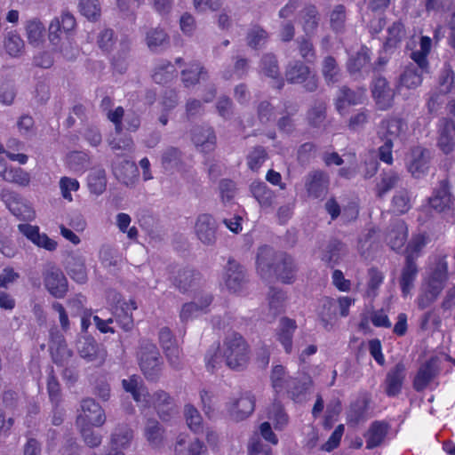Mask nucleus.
<instances>
[{
	"label": "nucleus",
	"instance_id": "obj_1",
	"mask_svg": "<svg viewBox=\"0 0 455 455\" xmlns=\"http://www.w3.org/2000/svg\"><path fill=\"white\" fill-rule=\"evenodd\" d=\"M76 26V19L68 11H63L60 16L55 17L49 25L48 37L51 44L68 60H74L78 52L69 37Z\"/></svg>",
	"mask_w": 455,
	"mask_h": 455
},
{
	"label": "nucleus",
	"instance_id": "obj_2",
	"mask_svg": "<svg viewBox=\"0 0 455 455\" xmlns=\"http://www.w3.org/2000/svg\"><path fill=\"white\" fill-rule=\"evenodd\" d=\"M220 352L227 366L232 370H243L249 362V346L237 332H231L225 337Z\"/></svg>",
	"mask_w": 455,
	"mask_h": 455
},
{
	"label": "nucleus",
	"instance_id": "obj_3",
	"mask_svg": "<svg viewBox=\"0 0 455 455\" xmlns=\"http://www.w3.org/2000/svg\"><path fill=\"white\" fill-rule=\"evenodd\" d=\"M140 367L149 380H156L161 372L162 360L157 347L148 340L141 341L138 352Z\"/></svg>",
	"mask_w": 455,
	"mask_h": 455
},
{
	"label": "nucleus",
	"instance_id": "obj_4",
	"mask_svg": "<svg viewBox=\"0 0 455 455\" xmlns=\"http://www.w3.org/2000/svg\"><path fill=\"white\" fill-rule=\"evenodd\" d=\"M285 79L289 84H303L304 89L308 92H314L318 88V77L301 60H294L287 65Z\"/></svg>",
	"mask_w": 455,
	"mask_h": 455
},
{
	"label": "nucleus",
	"instance_id": "obj_5",
	"mask_svg": "<svg viewBox=\"0 0 455 455\" xmlns=\"http://www.w3.org/2000/svg\"><path fill=\"white\" fill-rule=\"evenodd\" d=\"M46 291L55 299H63L68 291V281L63 271L54 263H48L42 272Z\"/></svg>",
	"mask_w": 455,
	"mask_h": 455
},
{
	"label": "nucleus",
	"instance_id": "obj_6",
	"mask_svg": "<svg viewBox=\"0 0 455 455\" xmlns=\"http://www.w3.org/2000/svg\"><path fill=\"white\" fill-rule=\"evenodd\" d=\"M228 417L235 421H242L250 417L255 409V397L251 392L242 393L239 396H232L226 403Z\"/></svg>",
	"mask_w": 455,
	"mask_h": 455
},
{
	"label": "nucleus",
	"instance_id": "obj_7",
	"mask_svg": "<svg viewBox=\"0 0 455 455\" xmlns=\"http://www.w3.org/2000/svg\"><path fill=\"white\" fill-rule=\"evenodd\" d=\"M0 196L9 211L19 220L31 221L36 218L34 209L18 193L10 189H3Z\"/></svg>",
	"mask_w": 455,
	"mask_h": 455
},
{
	"label": "nucleus",
	"instance_id": "obj_8",
	"mask_svg": "<svg viewBox=\"0 0 455 455\" xmlns=\"http://www.w3.org/2000/svg\"><path fill=\"white\" fill-rule=\"evenodd\" d=\"M196 238L205 246H212L217 241L218 223L210 214H200L194 227Z\"/></svg>",
	"mask_w": 455,
	"mask_h": 455
},
{
	"label": "nucleus",
	"instance_id": "obj_9",
	"mask_svg": "<svg viewBox=\"0 0 455 455\" xmlns=\"http://www.w3.org/2000/svg\"><path fill=\"white\" fill-rule=\"evenodd\" d=\"M148 403H142V404L153 406L163 420H168L176 413L174 399L164 390H156L151 395L148 394Z\"/></svg>",
	"mask_w": 455,
	"mask_h": 455
},
{
	"label": "nucleus",
	"instance_id": "obj_10",
	"mask_svg": "<svg viewBox=\"0 0 455 455\" xmlns=\"http://www.w3.org/2000/svg\"><path fill=\"white\" fill-rule=\"evenodd\" d=\"M223 278L227 288L231 292L242 291L248 282L244 267L233 259H228Z\"/></svg>",
	"mask_w": 455,
	"mask_h": 455
},
{
	"label": "nucleus",
	"instance_id": "obj_11",
	"mask_svg": "<svg viewBox=\"0 0 455 455\" xmlns=\"http://www.w3.org/2000/svg\"><path fill=\"white\" fill-rule=\"evenodd\" d=\"M330 186L329 175L321 170L309 172L305 177V188L308 196L321 198L327 195Z\"/></svg>",
	"mask_w": 455,
	"mask_h": 455
},
{
	"label": "nucleus",
	"instance_id": "obj_12",
	"mask_svg": "<svg viewBox=\"0 0 455 455\" xmlns=\"http://www.w3.org/2000/svg\"><path fill=\"white\" fill-rule=\"evenodd\" d=\"M81 411L76 418V424L79 426L88 421L94 427H101L106 422L104 410L92 398L82 400Z\"/></svg>",
	"mask_w": 455,
	"mask_h": 455
},
{
	"label": "nucleus",
	"instance_id": "obj_13",
	"mask_svg": "<svg viewBox=\"0 0 455 455\" xmlns=\"http://www.w3.org/2000/svg\"><path fill=\"white\" fill-rule=\"evenodd\" d=\"M371 95L379 110H387L393 106L395 92L384 77H376L371 87Z\"/></svg>",
	"mask_w": 455,
	"mask_h": 455
},
{
	"label": "nucleus",
	"instance_id": "obj_14",
	"mask_svg": "<svg viewBox=\"0 0 455 455\" xmlns=\"http://www.w3.org/2000/svg\"><path fill=\"white\" fill-rule=\"evenodd\" d=\"M419 274V267L413 255H406L403 266L401 268L398 283L402 295L406 297L414 289L415 281Z\"/></svg>",
	"mask_w": 455,
	"mask_h": 455
},
{
	"label": "nucleus",
	"instance_id": "obj_15",
	"mask_svg": "<svg viewBox=\"0 0 455 455\" xmlns=\"http://www.w3.org/2000/svg\"><path fill=\"white\" fill-rule=\"evenodd\" d=\"M406 377V367L403 362L397 363L387 373L384 380V390L387 396L398 395Z\"/></svg>",
	"mask_w": 455,
	"mask_h": 455
},
{
	"label": "nucleus",
	"instance_id": "obj_16",
	"mask_svg": "<svg viewBox=\"0 0 455 455\" xmlns=\"http://www.w3.org/2000/svg\"><path fill=\"white\" fill-rule=\"evenodd\" d=\"M18 229L36 246L44 248L49 251H53L57 249V242L50 238L45 233H40L38 226L19 224Z\"/></svg>",
	"mask_w": 455,
	"mask_h": 455
},
{
	"label": "nucleus",
	"instance_id": "obj_17",
	"mask_svg": "<svg viewBox=\"0 0 455 455\" xmlns=\"http://www.w3.org/2000/svg\"><path fill=\"white\" fill-rule=\"evenodd\" d=\"M366 90L363 87L352 90L344 85L339 88L337 100L336 109L340 115L345 114L346 108L349 105H359L363 102Z\"/></svg>",
	"mask_w": 455,
	"mask_h": 455
},
{
	"label": "nucleus",
	"instance_id": "obj_18",
	"mask_svg": "<svg viewBox=\"0 0 455 455\" xmlns=\"http://www.w3.org/2000/svg\"><path fill=\"white\" fill-rule=\"evenodd\" d=\"M76 348L79 355L87 362L101 363L105 360L106 351L100 347L95 339L91 337L80 338Z\"/></svg>",
	"mask_w": 455,
	"mask_h": 455
},
{
	"label": "nucleus",
	"instance_id": "obj_19",
	"mask_svg": "<svg viewBox=\"0 0 455 455\" xmlns=\"http://www.w3.org/2000/svg\"><path fill=\"white\" fill-rule=\"evenodd\" d=\"M439 372L437 360L435 358L429 359L419 367L413 379V388L417 392L423 391L439 375Z\"/></svg>",
	"mask_w": 455,
	"mask_h": 455
},
{
	"label": "nucleus",
	"instance_id": "obj_20",
	"mask_svg": "<svg viewBox=\"0 0 455 455\" xmlns=\"http://www.w3.org/2000/svg\"><path fill=\"white\" fill-rule=\"evenodd\" d=\"M159 342L165 353V355L174 368L180 366V351L177 346L172 331L168 327H163L159 331Z\"/></svg>",
	"mask_w": 455,
	"mask_h": 455
},
{
	"label": "nucleus",
	"instance_id": "obj_21",
	"mask_svg": "<svg viewBox=\"0 0 455 455\" xmlns=\"http://www.w3.org/2000/svg\"><path fill=\"white\" fill-rule=\"evenodd\" d=\"M299 105L295 102L285 100L279 111L280 117L276 120V126L282 132L291 134L296 129L295 116L299 112Z\"/></svg>",
	"mask_w": 455,
	"mask_h": 455
},
{
	"label": "nucleus",
	"instance_id": "obj_22",
	"mask_svg": "<svg viewBox=\"0 0 455 455\" xmlns=\"http://www.w3.org/2000/svg\"><path fill=\"white\" fill-rule=\"evenodd\" d=\"M115 177L124 185L133 186L138 180L139 170L135 163L118 158L113 165Z\"/></svg>",
	"mask_w": 455,
	"mask_h": 455
},
{
	"label": "nucleus",
	"instance_id": "obj_23",
	"mask_svg": "<svg viewBox=\"0 0 455 455\" xmlns=\"http://www.w3.org/2000/svg\"><path fill=\"white\" fill-rule=\"evenodd\" d=\"M431 151L421 146L411 148L409 171L417 178L424 174L429 167Z\"/></svg>",
	"mask_w": 455,
	"mask_h": 455
},
{
	"label": "nucleus",
	"instance_id": "obj_24",
	"mask_svg": "<svg viewBox=\"0 0 455 455\" xmlns=\"http://www.w3.org/2000/svg\"><path fill=\"white\" fill-rule=\"evenodd\" d=\"M296 329L297 323L295 320L288 317H282L280 319L278 327L275 330V338L286 354L292 352V338Z\"/></svg>",
	"mask_w": 455,
	"mask_h": 455
},
{
	"label": "nucleus",
	"instance_id": "obj_25",
	"mask_svg": "<svg viewBox=\"0 0 455 455\" xmlns=\"http://www.w3.org/2000/svg\"><path fill=\"white\" fill-rule=\"evenodd\" d=\"M267 312L266 320L274 321L279 315L283 314L286 306V295L279 289L270 287L267 295Z\"/></svg>",
	"mask_w": 455,
	"mask_h": 455
},
{
	"label": "nucleus",
	"instance_id": "obj_26",
	"mask_svg": "<svg viewBox=\"0 0 455 455\" xmlns=\"http://www.w3.org/2000/svg\"><path fill=\"white\" fill-rule=\"evenodd\" d=\"M295 272L296 268L293 259L291 256L285 253H279L275 256L272 274H274L277 279H280L283 283H290L294 278Z\"/></svg>",
	"mask_w": 455,
	"mask_h": 455
},
{
	"label": "nucleus",
	"instance_id": "obj_27",
	"mask_svg": "<svg viewBox=\"0 0 455 455\" xmlns=\"http://www.w3.org/2000/svg\"><path fill=\"white\" fill-rule=\"evenodd\" d=\"M65 268L75 282L85 283L87 282V270L85 259L79 253H70L68 256Z\"/></svg>",
	"mask_w": 455,
	"mask_h": 455
},
{
	"label": "nucleus",
	"instance_id": "obj_28",
	"mask_svg": "<svg viewBox=\"0 0 455 455\" xmlns=\"http://www.w3.org/2000/svg\"><path fill=\"white\" fill-rule=\"evenodd\" d=\"M192 140L202 152H212L216 145L214 131L209 126L196 127L192 132Z\"/></svg>",
	"mask_w": 455,
	"mask_h": 455
},
{
	"label": "nucleus",
	"instance_id": "obj_29",
	"mask_svg": "<svg viewBox=\"0 0 455 455\" xmlns=\"http://www.w3.org/2000/svg\"><path fill=\"white\" fill-rule=\"evenodd\" d=\"M407 239V227L404 221L396 220L393 221L387 232L386 241L392 250L398 251L405 243Z\"/></svg>",
	"mask_w": 455,
	"mask_h": 455
},
{
	"label": "nucleus",
	"instance_id": "obj_30",
	"mask_svg": "<svg viewBox=\"0 0 455 455\" xmlns=\"http://www.w3.org/2000/svg\"><path fill=\"white\" fill-rule=\"evenodd\" d=\"M199 279L200 274L190 268H180L171 277L172 284L181 292L196 286Z\"/></svg>",
	"mask_w": 455,
	"mask_h": 455
},
{
	"label": "nucleus",
	"instance_id": "obj_31",
	"mask_svg": "<svg viewBox=\"0 0 455 455\" xmlns=\"http://www.w3.org/2000/svg\"><path fill=\"white\" fill-rule=\"evenodd\" d=\"M345 254V244L337 239H331L322 249L320 258L329 267H333Z\"/></svg>",
	"mask_w": 455,
	"mask_h": 455
},
{
	"label": "nucleus",
	"instance_id": "obj_32",
	"mask_svg": "<svg viewBox=\"0 0 455 455\" xmlns=\"http://www.w3.org/2000/svg\"><path fill=\"white\" fill-rule=\"evenodd\" d=\"M301 25L307 36H313L316 34L320 24L321 15L315 5L308 4L301 12Z\"/></svg>",
	"mask_w": 455,
	"mask_h": 455
},
{
	"label": "nucleus",
	"instance_id": "obj_33",
	"mask_svg": "<svg viewBox=\"0 0 455 455\" xmlns=\"http://www.w3.org/2000/svg\"><path fill=\"white\" fill-rule=\"evenodd\" d=\"M429 204L438 212H443L453 204V199L446 180L439 182L438 188L435 189L433 196L429 199Z\"/></svg>",
	"mask_w": 455,
	"mask_h": 455
},
{
	"label": "nucleus",
	"instance_id": "obj_34",
	"mask_svg": "<svg viewBox=\"0 0 455 455\" xmlns=\"http://www.w3.org/2000/svg\"><path fill=\"white\" fill-rule=\"evenodd\" d=\"M250 191L262 208L273 206L275 193L264 181H253L250 186Z\"/></svg>",
	"mask_w": 455,
	"mask_h": 455
},
{
	"label": "nucleus",
	"instance_id": "obj_35",
	"mask_svg": "<svg viewBox=\"0 0 455 455\" xmlns=\"http://www.w3.org/2000/svg\"><path fill=\"white\" fill-rule=\"evenodd\" d=\"M276 255L268 246L259 248L257 255V268L262 277L267 278L272 275Z\"/></svg>",
	"mask_w": 455,
	"mask_h": 455
},
{
	"label": "nucleus",
	"instance_id": "obj_36",
	"mask_svg": "<svg viewBox=\"0 0 455 455\" xmlns=\"http://www.w3.org/2000/svg\"><path fill=\"white\" fill-rule=\"evenodd\" d=\"M144 436L152 448H160L164 440V430L155 419H148L144 427Z\"/></svg>",
	"mask_w": 455,
	"mask_h": 455
},
{
	"label": "nucleus",
	"instance_id": "obj_37",
	"mask_svg": "<svg viewBox=\"0 0 455 455\" xmlns=\"http://www.w3.org/2000/svg\"><path fill=\"white\" fill-rule=\"evenodd\" d=\"M338 305L335 299L325 298L322 301L318 315L325 330H331L337 320Z\"/></svg>",
	"mask_w": 455,
	"mask_h": 455
},
{
	"label": "nucleus",
	"instance_id": "obj_38",
	"mask_svg": "<svg viewBox=\"0 0 455 455\" xmlns=\"http://www.w3.org/2000/svg\"><path fill=\"white\" fill-rule=\"evenodd\" d=\"M122 385L126 392L132 394L137 403H148V392L140 381V377L132 375L128 379H123Z\"/></svg>",
	"mask_w": 455,
	"mask_h": 455
},
{
	"label": "nucleus",
	"instance_id": "obj_39",
	"mask_svg": "<svg viewBox=\"0 0 455 455\" xmlns=\"http://www.w3.org/2000/svg\"><path fill=\"white\" fill-rule=\"evenodd\" d=\"M204 303L197 304L196 301L185 303L180 310V317L182 323H187L190 319L196 317L199 314L205 312L206 308L212 302V294H206L203 297Z\"/></svg>",
	"mask_w": 455,
	"mask_h": 455
},
{
	"label": "nucleus",
	"instance_id": "obj_40",
	"mask_svg": "<svg viewBox=\"0 0 455 455\" xmlns=\"http://www.w3.org/2000/svg\"><path fill=\"white\" fill-rule=\"evenodd\" d=\"M233 67L232 68H227L223 71L222 76L226 80L232 78L243 79L250 71V60L241 55L233 57Z\"/></svg>",
	"mask_w": 455,
	"mask_h": 455
},
{
	"label": "nucleus",
	"instance_id": "obj_41",
	"mask_svg": "<svg viewBox=\"0 0 455 455\" xmlns=\"http://www.w3.org/2000/svg\"><path fill=\"white\" fill-rule=\"evenodd\" d=\"M270 379L272 387L277 394L286 393L291 384L294 382V378L289 376L282 365H275L273 368Z\"/></svg>",
	"mask_w": 455,
	"mask_h": 455
},
{
	"label": "nucleus",
	"instance_id": "obj_42",
	"mask_svg": "<svg viewBox=\"0 0 455 455\" xmlns=\"http://www.w3.org/2000/svg\"><path fill=\"white\" fill-rule=\"evenodd\" d=\"M388 431V424L383 421L371 423L366 435V448L373 449L380 445Z\"/></svg>",
	"mask_w": 455,
	"mask_h": 455
},
{
	"label": "nucleus",
	"instance_id": "obj_43",
	"mask_svg": "<svg viewBox=\"0 0 455 455\" xmlns=\"http://www.w3.org/2000/svg\"><path fill=\"white\" fill-rule=\"evenodd\" d=\"M25 31L28 41L30 44L38 46L44 42L45 28L39 19L33 18L27 20L25 24Z\"/></svg>",
	"mask_w": 455,
	"mask_h": 455
},
{
	"label": "nucleus",
	"instance_id": "obj_44",
	"mask_svg": "<svg viewBox=\"0 0 455 455\" xmlns=\"http://www.w3.org/2000/svg\"><path fill=\"white\" fill-rule=\"evenodd\" d=\"M177 76L174 65L168 60H160L154 68L152 78L159 84L172 81Z\"/></svg>",
	"mask_w": 455,
	"mask_h": 455
},
{
	"label": "nucleus",
	"instance_id": "obj_45",
	"mask_svg": "<svg viewBox=\"0 0 455 455\" xmlns=\"http://www.w3.org/2000/svg\"><path fill=\"white\" fill-rule=\"evenodd\" d=\"M425 72L419 70L413 64L408 65L399 77V85L407 89H415L422 83Z\"/></svg>",
	"mask_w": 455,
	"mask_h": 455
},
{
	"label": "nucleus",
	"instance_id": "obj_46",
	"mask_svg": "<svg viewBox=\"0 0 455 455\" xmlns=\"http://www.w3.org/2000/svg\"><path fill=\"white\" fill-rule=\"evenodd\" d=\"M267 418L273 423L276 430L284 429L289 423V416L283 406L278 401H275L268 408Z\"/></svg>",
	"mask_w": 455,
	"mask_h": 455
},
{
	"label": "nucleus",
	"instance_id": "obj_47",
	"mask_svg": "<svg viewBox=\"0 0 455 455\" xmlns=\"http://www.w3.org/2000/svg\"><path fill=\"white\" fill-rule=\"evenodd\" d=\"M452 127L453 124L451 122H446L445 124L441 123L438 130L439 137L437 146L446 155L452 152L455 148V141L451 135V132L454 131Z\"/></svg>",
	"mask_w": 455,
	"mask_h": 455
},
{
	"label": "nucleus",
	"instance_id": "obj_48",
	"mask_svg": "<svg viewBox=\"0 0 455 455\" xmlns=\"http://www.w3.org/2000/svg\"><path fill=\"white\" fill-rule=\"evenodd\" d=\"M308 125L313 128H320L326 119V104L323 100H316L307 112L306 116Z\"/></svg>",
	"mask_w": 455,
	"mask_h": 455
},
{
	"label": "nucleus",
	"instance_id": "obj_49",
	"mask_svg": "<svg viewBox=\"0 0 455 455\" xmlns=\"http://www.w3.org/2000/svg\"><path fill=\"white\" fill-rule=\"evenodd\" d=\"M168 43L169 36L163 28H150L146 34V44L150 51L156 52L160 47L167 45Z\"/></svg>",
	"mask_w": 455,
	"mask_h": 455
},
{
	"label": "nucleus",
	"instance_id": "obj_50",
	"mask_svg": "<svg viewBox=\"0 0 455 455\" xmlns=\"http://www.w3.org/2000/svg\"><path fill=\"white\" fill-rule=\"evenodd\" d=\"M368 403L366 400H357L351 404L347 411V423L358 425L367 419Z\"/></svg>",
	"mask_w": 455,
	"mask_h": 455
},
{
	"label": "nucleus",
	"instance_id": "obj_51",
	"mask_svg": "<svg viewBox=\"0 0 455 455\" xmlns=\"http://www.w3.org/2000/svg\"><path fill=\"white\" fill-rule=\"evenodd\" d=\"M322 74L325 82L334 84L339 81L340 75V68L337 60L332 56H326L322 62Z\"/></svg>",
	"mask_w": 455,
	"mask_h": 455
},
{
	"label": "nucleus",
	"instance_id": "obj_52",
	"mask_svg": "<svg viewBox=\"0 0 455 455\" xmlns=\"http://www.w3.org/2000/svg\"><path fill=\"white\" fill-rule=\"evenodd\" d=\"M392 211L396 214H403L411 207V199L407 189H400L395 192L391 202Z\"/></svg>",
	"mask_w": 455,
	"mask_h": 455
},
{
	"label": "nucleus",
	"instance_id": "obj_53",
	"mask_svg": "<svg viewBox=\"0 0 455 455\" xmlns=\"http://www.w3.org/2000/svg\"><path fill=\"white\" fill-rule=\"evenodd\" d=\"M448 276V265L445 259H440L436 265L435 269L432 272L430 277V286L432 289H437V291H441L443 286V283L447 280Z\"/></svg>",
	"mask_w": 455,
	"mask_h": 455
},
{
	"label": "nucleus",
	"instance_id": "obj_54",
	"mask_svg": "<svg viewBox=\"0 0 455 455\" xmlns=\"http://www.w3.org/2000/svg\"><path fill=\"white\" fill-rule=\"evenodd\" d=\"M259 69L265 76L273 78H280L278 61L273 53H266L259 61Z\"/></svg>",
	"mask_w": 455,
	"mask_h": 455
},
{
	"label": "nucleus",
	"instance_id": "obj_55",
	"mask_svg": "<svg viewBox=\"0 0 455 455\" xmlns=\"http://www.w3.org/2000/svg\"><path fill=\"white\" fill-rule=\"evenodd\" d=\"M184 415L187 424L195 434L204 432L203 418L198 410L191 404H187L184 408Z\"/></svg>",
	"mask_w": 455,
	"mask_h": 455
},
{
	"label": "nucleus",
	"instance_id": "obj_56",
	"mask_svg": "<svg viewBox=\"0 0 455 455\" xmlns=\"http://www.w3.org/2000/svg\"><path fill=\"white\" fill-rule=\"evenodd\" d=\"M400 180V176L395 172H384L380 181L377 184V196L381 198L391 189L395 188Z\"/></svg>",
	"mask_w": 455,
	"mask_h": 455
},
{
	"label": "nucleus",
	"instance_id": "obj_57",
	"mask_svg": "<svg viewBox=\"0 0 455 455\" xmlns=\"http://www.w3.org/2000/svg\"><path fill=\"white\" fill-rule=\"evenodd\" d=\"M161 163L165 170L177 168L182 163V152L175 147H168L161 156Z\"/></svg>",
	"mask_w": 455,
	"mask_h": 455
},
{
	"label": "nucleus",
	"instance_id": "obj_58",
	"mask_svg": "<svg viewBox=\"0 0 455 455\" xmlns=\"http://www.w3.org/2000/svg\"><path fill=\"white\" fill-rule=\"evenodd\" d=\"M206 71L204 67L200 66L199 63H193L187 69L181 72L182 83L186 87H189L196 84L199 79L204 78Z\"/></svg>",
	"mask_w": 455,
	"mask_h": 455
},
{
	"label": "nucleus",
	"instance_id": "obj_59",
	"mask_svg": "<svg viewBox=\"0 0 455 455\" xmlns=\"http://www.w3.org/2000/svg\"><path fill=\"white\" fill-rule=\"evenodd\" d=\"M4 48L10 56L19 57L24 52L25 43L20 35L10 32L5 37Z\"/></svg>",
	"mask_w": 455,
	"mask_h": 455
},
{
	"label": "nucleus",
	"instance_id": "obj_60",
	"mask_svg": "<svg viewBox=\"0 0 455 455\" xmlns=\"http://www.w3.org/2000/svg\"><path fill=\"white\" fill-rule=\"evenodd\" d=\"M4 180L20 187H28L31 182V176L20 167H11L5 173Z\"/></svg>",
	"mask_w": 455,
	"mask_h": 455
},
{
	"label": "nucleus",
	"instance_id": "obj_61",
	"mask_svg": "<svg viewBox=\"0 0 455 455\" xmlns=\"http://www.w3.org/2000/svg\"><path fill=\"white\" fill-rule=\"evenodd\" d=\"M382 126L386 130L383 138H392L393 141L404 132L407 125L403 119L393 117L383 121Z\"/></svg>",
	"mask_w": 455,
	"mask_h": 455
},
{
	"label": "nucleus",
	"instance_id": "obj_62",
	"mask_svg": "<svg viewBox=\"0 0 455 455\" xmlns=\"http://www.w3.org/2000/svg\"><path fill=\"white\" fill-rule=\"evenodd\" d=\"M311 36H299L296 40V44L298 45V51L299 52L300 57L308 63H313L316 59L315 50L312 41L310 40Z\"/></svg>",
	"mask_w": 455,
	"mask_h": 455
},
{
	"label": "nucleus",
	"instance_id": "obj_63",
	"mask_svg": "<svg viewBox=\"0 0 455 455\" xmlns=\"http://www.w3.org/2000/svg\"><path fill=\"white\" fill-rule=\"evenodd\" d=\"M455 75L451 66L445 64L438 76V85L435 89L444 93H450L454 88Z\"/></svg>",
	"mask_w": 455,
	"mask_h": 455
},
{
	"label": "nucleus",
	"instance_id": "obj_64",
	"mask_svg": "<svg viewBox=\"0 0 455 455\" xmlns=\"http://www.w3.org/2000/svg\"><path fill=\"white\" fill-rule=\"evenodd\" d=\"M133 436L132 430L127 426H118L111 435V443L116 448L126 447Z\"/></svg>",
	"mask_w": 455,
	"mask_h": 455
}]
</instances>
